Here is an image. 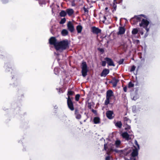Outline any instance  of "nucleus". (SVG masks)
<instances>
[{"instance_id": "obj_1", "label": "nucleus", "mask_w": 160, "mask_h": 160, "mask_svg": "<svg viewBox=\"0 0 160 160\" xmlns=\"http://www.w3.org/2000/svg\"><path fill=\"white\" fill-rule=\"evenodd\" d=\"M113 151L119 153L120 156L121 157L124 158L125 160H129V159L125 157V156H128L130 155L131 152V150H128V149L120 150L115 149L113 150Z\"/></svg>"}, {"instance_id": "obj_2", "label": "nucleus", "mask_w": 160, "mask_h": 160, "mask_svg": "<svg viewBox=\"0 0 160 160\" xmlns=\"http://www.w3.org/2000/svg\"><path fill=\"white\" fill-rule=\"evenodd\" d=\"M69 47V43L68 40H63L58 42L56 49L57 50H59L60 49L63 50L68 48Z\"/></svg>"}, {"instance_id": "obj_3", "label": "nucleus", "mask_w": 160, "mask_h": 160, "mask_svg": "<svg viewBox=\"0 0 160 160\" xmlns=\"http://www.w3.org/2000/svg\"><path fill=\"white\" fill-rule=\"evenodd\" d=\"M149 24V22L147 20L142 18L141 23H139V26L144 28L148 32L149 31V29L148 28V26Z\"/></svg>"}, {"instance_id": "obj_4", "label": "nucleus", "mask_w": 160, "mask_h": 160, "mask_svg": "<svg viewBox=\"0 0 160 160\" xmlns=\"http://www.w3.org/2000/svg\"><path fill=\"white\" fill-rule=\"evenodd\" d=\"M82 74L83 77H85L87 75L88 71L87 65L85 62H83L81 64Z\"/></svg>"}, {"instance_id": "obj_5", "label": "nucleus", "mask_w": 160, "mask_h": 160, "mask_svg": "<svg viewBox=\"0 0 160 160\" xmlns=\"http://www.w3.org/2000/svg\"><path fill=\"white\" fill-rule=\"evenodd\" d=\"M72 99V98L68 97L67 98V104L68 108L71 111H72L74 110V107Z\"/></svg>"}, {"instance_id": "obj_6", "label": "nucleus", "mask_w": 160, "mask_h": 160, "mask_svg": "<svg viewBox=\"0 0 160 160\" xmlns=\"http://www.w3.org/2000/svg\"><path fill=\"white\" fill-rule=\"evenodd\" d=\"M49 43L50 45H53L54 46L55 48H56L58 42L57 41V40L55 37H51L49 39Z\"/></svg>"}, {"instance_id": "obj_7", "label": "nucleus", "mask_w": 160, "mask_h": 160, "mask_svg": "<svg viewBox=\"0 0 160 160\" xmlns=\"http://www.w3.org/2000/svg\"><path fill=\"white\" fill-rule=\"evenodd\" d=\"M91 31L93 33L98 35L101 32V30L98 28L93 26L91 28Z\"/></svg>"}, {"instance_id": "obj_8", "label": "nucleus", "mask_w": 160, "mask_h": 160, "mask_svg": "<svg viewBox=\"0 0 160 160\" xmlns=\"http://www.w3.org/2000/svg\"><path fill=\"white\" fill-rule=\"evenodd\" d=\"M106 114L107 118L109 119H112L114 117V114L113 111L108 110L106 112Z\"/></svg>"}, {"instance_id": "obj_9", "label": "nucleus", "mask_w": 160, "mask_h": 160, "mask_svg": "<svg viewBox=\"0 0 160 160\" xmlns=\"http://www.w3.org/2000/svg\"><path fill=\"white\" fill-rule=\"evenodd\" d=\"M68 29L71 32H72L74 30V28L73 25L71 22L69 21L67 24Z\"/></svg>"}, {"instance_id": "obj_10", "label": "nucleus", "mask_w": 160, "mask_h": 160, "mask_svg": "<svg viewBox=\"0 0 160 160\" xmlns=\"http://www.w3.org/2000/svg\"><path fill=\"white\" fill-rule=\"evenodd\" d=\"M122 136L123 138H125L127 141L131 139L132 135H129L127 132H125L122 134Z\"/></svg>"}, {"instance_id": "obj_11", "label": "nucleus", "mask_w": 160, "mask_h": 160, "mask_svg": "<svg viewBox=\"0 0 160 160\" xmlns=\"http://www.w3.org/2000/svg\"><path fill=\"white\" fill-rule=\"evenodd\" d=\"M104 60L106 61L107 63L109 66H115L114 62L111 58L106 57L104 58Z\"/></svg>"}, {"instance_id": "obj_12", "label": "nucleus", "mask_w": 160, "mask_h": 160, "mask_svg": "<svg viewBox=\"0 0 160 160\" xmlns=\"http://www.w3.org/2000/svg\"><path fill=\"white\" fill-rule=\"evenodd\" d=\"M74 114L75 118L78 119H80L81 118L82 116L80 113L79 110L78 108H76L75 110Z\"/></svg>"}, {"instance_id": "obj_13", "label": "nucleus", "mask_w": 160, "mask_h": 160, "mask_svg": "<svg viewBox=\"0 0 160 160\" xmlns=\"http://www.w3.org/2000/svg\"><path fill=\"white\" fill-rule=\"evenodd\" d=\"M119 81V79H117L115 77H114L112 78V81L110 82L112 83L113 87H115L117 86V83Z\"/></svg>"}, {"instance_id": "obj_14", "label": "nucleus", "mask_w": 160, "mask_h": 160, "mask_svg": "<svg viewBox=\"0 0 160 160\" xmlns=\"http://www.w3.org/2000/svg\"><path fill=\"white\" fill-rule=\"evenodd\" d=\"M125 29L123 27H119V31L117 32L118 35H122L125 33Z\"/></svg>"}, {"instance_id": "obj_15", "label": "nucleus", "mask_w": 160, "mask_h": 160, "mask_svg": "<svg viewBox=\"0 0 160 160\" xmlns=\"http://www.w3.org/2000/svg\"><path fill=\"white\" fill-rule=\"evenodd\" d=\"M109 72V69L106 68L104 69L101 73V77H105Z\"/></svg>"}, {"instance_id": "obj_16", "label": "nucleus", "mask_w": 160, "mask_h": 160, "mask_svg": "<svg viewBox=\"0 0 160 160\" xmlns=\"http://www.w3.org/2000/svg\"><path fill=\"white\" fill-rule=\"evenodd\" d=\"M138 149L135 148V149H134L132 152L131 154L132 157L134 158L138 156Z\"/></svg>"}, {"instance_id": "obj_17", "label": "nucleus", "mask_w": 160, "mask_h": 160, "mask_svg": "<svg viewBox=\"0 0 160 160\" xmlns=\"http://www.w3.org/2000/svg\"><path fill=\"white\" fill-rule=\"evenodd\" d=\"M113 93L111 90H108L106 92V97L111 98V97L113 96Z\"/></svg>"}, {"instance_id": "obj_18", "label": "nucleus", "mask_w": 160, "mask_h": 160, "mask_svg": "<svg viewBox=\"0 0 160 160\" xmlns=\"http://www.w3.org/2000/svg\"><path fill=\"white\" fill-rule=\"evenodd\" d=\"M124 124H129L131 122V120L128 117H126L123 118Z\"/></svg>"}, {"instance_id": "obj_19", "label": "nucleus", "mask_w": 160, "mask_h": 160, "mask_svg": "<svg viewBox=\"0 0 160 160\" xmlns=\"http://www.w3.org/2000/svg\"><path fill=\"white\" fill-rule=\"evenodd\" d=\"M67 14V13L69 16H71L74 13V11L72 9L68 8L66 10Z\"/></svg>"}, {"instance_id": "obj_20", "label": "nucleus", "mask_w": 160, "mask_h": 160, "mask_svg": "<svg viewBox=\"0 0 160 160\" xmlns=\"http://www.w3.org/2000/svg\"><path fill=\"white\" fill-rule=\"evenodd\" d=\"M93 121L94 124H99L100 122V118L99 117H95L93 118Z\"/></svg>"}, {"instance_id": "obj_21", "label": "nucleus", "mask_w": 160, "mask_h": 160, "mask_svg": "<svg viewBox=\"0 0 160 160\" xmlns=\"http://www.w3.org/2000/svg\"><path fill=\"white\" fill-rule=\"evenodd\" d=\"M130 22L131 24L133 25L136 24L138 22L135 16L130 19Z\"/></svg>"}, {"instance_id": "obj_22", "label": "nucleus", "mask_w": 160, "mask_h": 160, "mask_svg": "<svg viewBox=\"0 0 160 160\" xmlns=\"http://www.w3.org/2000/svg\"><path fill=\"white\" fill-rule=\"evenodd\" d=\"M83 28L82 27L81 25H78L76 27V30L78 33H81Z\"/></svg>"}, {"instance_id": "obj_23", "label": "nucleus", "mask_w": 160, "mask_h": 160, "mask_svg": "<svg viewBox=\"0 0 160 160\" xmlns=\"http://www.w3.org/2000/svg\"><path fill=\"white\" fill-rule=\"evenodd\" d=\"M117 3L116 2V0H114V1L113 2V5H112L113 9H112V12L113 13H114V12L116 10L117 5L116 4Z\"/></svg>"}, {"instance_id": "obj_24", "label": "nucleus", "mask_w": 160, "mask_h": 160, "mask_svg": "<svg viewBox=\"0 0 160 160\" xmlns=\"http://www.w3.org/2000/svg\"><path fill=\"white\" fill-rule=\"evenodd\" d=\"M141 17H145V15H144L141 14L137 16H135V17L136 18L138 22H140V21H141L142 20Z\"/></svg>"}, {"instance_id": "obj_25", "label": "nucleus", "mask_w": 160, "mask_h": 160, "mask_svg": "<svg viewBox=\"0 0 160 160\" xmlns=\"http://www.w3.org/2000/svg\"><path fill=\"white\" fill-rule=\"evenodd\" d=\"M68 30L65 29H63L61 32V34L62 36H65L68 34Z\"/></svg>"}, {"instance_id": "obj_26", "label": "nucleus", "mask_w": 160, "mask_h": 160, "mask_svg": "<svg viewBox=\"0 0 160 160\" xmlns=\"http://www.w3.org/2000/svg\"><path fill=\"white\" fill-rule=\"evenodd\" d=\"M67 15L66 11L64 10H62L60 12L59 15L61 17H65Z\"/></svg>"}, {"instance_id": "obj_27", "label": "nucleus", "mask_w": 160, "mask_h": 160, "mask_svg": "<svg viewBox=\"0 0 160 160\" xmlns=\"http://www.w3.org/2000/svg\"><path fill=\"white\" fill-rule=\"evenodd\" d=\"M115 125L119 128H121L122 126V124L121 121L117 122L115 124Z\"/></svg>"}, {"instance_id": "obj_28", "label": "nucleus", "mask_w": 160, "mask_h": 160, "mask_svg": "<svg viewBox=\"0 0 160 160\" xmlns=\"http://www.w3.org/2000/svg\"><path fill=\"white\" fill-rule=\"evenodd\" d=\"M75 93V92L74 91H72L70 90H68L67 95L68 96V97H70V96L73 95Z\"/></svg>"}, {"instance_id": "obj_29", "label": "nucleus", "mask_w": 160, "mask_h": 160, "mask_svg": "<svg viewBox=\"0 0 160 160\" xmlns=\"http://www.w3.org/2000/svg\"><path fill=\"white\" fill-rule=\"evenodd\" d=\"M111 98L106 97V99L105 101L104 104L107 105L110 103V99Z\"/></svg>"}, {"instance_id": "obj_30", "label": "nucleus", "mask_w": 160, "mask_h": 160, "mask_svg": "<svg viewBox=\"0 0 160 160\" xmlns=\"http://www.w3.org/2000/svg\"><path fill=\"white\" fill-rule=\"evenodd\" d=\"M138 31V29L137 28H135L132 29V34L135 35L137 34Z\"/></svg>"}, {"instance_id": "obj_31", "label": "nucleus", "mask_w": 160, "mask_h": 160, "mask_svg": "<svg viewBox=\"0 0 160 160\" xmlns=\"http://www.w3.org/2000/svg\"><path fill=\"white\" fill-rule=\"evenodd\" d=\"M83 9L84 11V13L85 14H88L89 11L88 8H86L84 7H83Z\"/></svg>"}, {"instance_id": "obj_32", "label": "nucleus", "mask_w": 160, "mask_h": 160, "mask_svg": "<svg viewBox=\"0 0 160 160\" xmlns=\"http://www.w3.org/2000/svg\"><path fill=\"white\" fill-rule=\"evenodd\" d=\"M66 21V18H64L61 19L59 23L60 24H63Z\"/></svg>"}, {"instance_id": "obj_33", "label": "nucleus", "mask_w": 160, "mask_h": 160, "mask_svg": "<svg viewBox=\"0 0 160 160\" xmlns=\"http://www.w3.org/2000/svg\"><path fill=\"white\" fill-rule=\"evenodd\" d=\"M80 97V95L79 94H77L75 97V100L77 101H78L79 100Z\"/></svg>"}, {"instance_id": "obj_34", "label": "nucleus", "mask_w": 160, "mask_h": 160, "mask_svg": "<svg viewBox=\"0 0 160 160\" xmlns=\"http://www.w3.org/2000/svg\"><path fill=\"white\" fill-rule=\"evenodd\" d=\"M125 125H126V127L125 128V129L126 130H129L131 128L129 124H126Z\"/></svg>"}, {"instance_id": "obj_35", "label": "nucleus", "mask_w": 160, "mask_h": 160, "mask_svg": "<svg viewBox=\"0 0 160 160\" xmlns=\"http://www.w3.org/2000/svg\"><path fill=\"white\" fill-rule=\"evenodd\" d=\"M134 85L131 82H130L128 84V87L129 88H132L134 87Z\"/></svg>"}, {"instance_id": "obj_36", "label": "nucleus", "mask_w": 160, "mask_h": 160, "mask_svg": "<svg viewBox=\"0 0 160 160\" xmlns=\"http://www.w3.org/2000/svg\"><path fill=\"white\" fill-rule=\"evenodd\" d=\"M98 50L102 53H103L104 52V49L102 48H98Z\"/></svg>"}, {"instance_id": "obj_37", "label": "nucleus", "mask_w": 160, "mask_h": 160, "mask_svg": "<svg viewBox=\"0 0 160 160\" xmlns=\"http://www.w3.org/2000/svg\"><path fill=\"white\" fill-rule=\"evenodd\" d=\"M124 61V59H121L118 62L119 64L120 65L123 63Z\"/></svg>"}, {"instance_id": "obj_38", "label": "nucleus", "mask_w": 160, "mask_h": 160, "mask_svg": "<svg viewBox=\"0 0 160 160\" xmlns=\"http://www.w3.org/2000/svg\"><path fill=\"white\" fill-rule=\"evenodd\" d=\"M121 144V142L120 140H117L115 142V144L116 146H119Z\"/></svg>"}, {"instance_id": "obj_39", "label": "nucleus", "mask_w": 160, "mask_h": 160, "mask_svg": "<svg viewBox=\"0 0 160 160\" xmlns=\"http://www.w3.org/2000/svg\"><path fill=\"white\" fill-rule=\"evenodd\" d=\"M135 68L136 67L134 65H133L131 68L130 71L131 72L134 71L135 70Z\"/></svg>"}, {"instance_id": "obj_40", "label": "nucleus", "mask_w": 160, "mask_h": 160, "mask_svg": "<svg viewBox=\"0 0 160 160\" xmlns=\"http://www.w3.org/2000/svg\"><path fill=\"white\" fill-rule=\"evenodd\" d=\"M102 66L103 67H105L106 65V61H103L102 62Z\"/></svg>"}, {"instance_id": "obj_41", "label": "nucleus", "mask_w": 160, "mask_h": 160, "mask_svg": "<svg viewBox=\"0 0 160 160\" xmlns=\"http://www.w3.org/2000/svg\"><path fill=\"white\" fill-rule=\"evenodd\" d=\"M138 96L136 95V96H133L132 99L134 100H136L138 99Z\"/></svg>"}, {"instance_id": "obj_42", "label": "nucleus", "mask_w": 160, "mask_h": 160, "mask_svg": "<svg viewBox=\"0 0 160 160\" xmlns=\"http://www.w3.org/2000/svg\"><path fill=\"white\" fill-rule=\"evenodd\" d=\"M88 107L90 109L92 108V105L91 104V102H88Z\"/></svg>"}, {"instance_id": "obj_43", "label": "nucleus", "mask_w": 160, "mask_h": 160, "mask_svg": "<svg viewBox=\"0 0 160 160\" xmlns=\"http://www.w3.org/2000/svg\"><path fill=\"white\" fill-rule=\"evenodd\" d=\"M135 145L137 146L138 147V149H139V144H138V143L137 141H135Z\"/></svg>"}, {"instance_id": "obj_44", "label": "nucleus", "mask_w": 160, "mask_h": 160, "mask_svg": "<svg viewBox=\"0 0 160 160\" xmlns=\"http://www.w3.org/2000/svg\"><path fill=\"white\" fill-rule=\"evenodd\" d=\"M108 149L107 145L106 144L104 145V149L105 150H107Z\"/></svg>"}, {"instance_id": "obj_45", "label": "nucleus", "mask_w": 160, "mask_h": 160, "mask_svg": "<svg viewBox=\"0 0 160 160\" xmlns=\"http://www.w3.org/2000/svg\"><path fill=\"white\" fill-rule=\"evenodd\" d=\"M123 91L124 92H126L127 91V88L126 87H125L123 88Z\"/></svg>"}, {"instance_id": "obj_46", "label": "nucleus", "mask_w": 160, "mask_h": 160, "mask_svg": "<svg viewBox=\"0 0 160 160\" xmlns=\"http://www.w3.org/2000/svg\"><path fill=\"white\" fill-rule=\"evenodd\" d=\"M106 160H110V157L109 156H107L105 158Z\"/></svg>"}, {"instance_id": "obj_47", "label": "nucleus", "mask_w": 160, "mask_h": 160, "mask_svg": "<svg viewBox=\"0 0 160 160\" xmlns=\"http://www.w3.org/2000/svg\"><path fill=\"white\" fill-rule=\"evenodd\" d=\"M92 112L96 114L97 113V111L96 110L92 109Z\"/></svg>"}, {"instance_id": "obj_48", "label": "nucleus", "mask_w": 160, "mask_h": 160, "mask_svg": "<svg viewBox=\"0 0 160 160\" xmlns=\"http://www.w3.org/2000/svg\"><path fill=\"white\" fill-rule=\"evenodd\" d=\"M135 42L137 43V44H138L140 43V41L138 40H137L135 41Z\"/></svg>"}, {"instance_id": "obj_49", "label": "nucleus", "mask_w": 160, "mask_h": 160, "mask_svg": "<svg viewBox=\"0 0 160 160\" xmlns=\"http://www.w3.org/2000/svg\"><path fill=\"white\" fill-rule=\"evenodd\" d=\"M8 0H2V1L3 3H5L8 2Z\"/></svg>"}, {"instance_id": "obj_50", "label": "nucleus", "mask_w": 160, "mask_h": 160, "mask_svg": "<svg viewBox=\"0 0 160 160\" xmlns=\"http://www.w3.org/2000/svg\"><path fill=\"white\" fill-rule=\"evenodd\" d=\"M104 20L103 21V22L104 23L105 20L106 19V17L105 16H104L103 17Z\"/></svg>"}, {"instance_id": "obj_51", "label": "nucleus", "mask_w": 160, "mask_h": 160, "mask_svg": "<svg viewBox=\"0 0 160 160\" xmlns=\"http://www.w3.org/2000/svg\"><path fill=\"white\" fill-rule=\"evenodd\" d=\"M130 159L131 160H136V159L135 158V157H134V158L132 157V158H130L129 159V160Z\"/></svg>"}, {"instance_id": "obj_52", "label": "nucleus", "mask_w": 160, "mask_h": 160, "mask_svg": "<svg viewBox=\"0 0 160 160\" xmlns=\"http://www.w3.org/2000/svg\"><path fill=\"white\" fill-rule=\"evenodd\" d=\"M63 118H64V119H63L64 121H64L66 120V119L67 118V117L66 116H65Z\"/></svg>"}, {"instance_id": "obj_53", "label": "nucleus", "mask_w": 160, "mask_h": 160, "mask_svg": "<svg viewBox=\"0 0 160 160\" xmlns=\"http://www.w3.org/2000/svg\"><path fill=\"white\" fill-rule=\"evenodd\" d=\"M140 34H141L142 35H143V32H142V31L140 32Z\"/></svg>"}, {"instance_id": "obj_54", "label": "nucleus", "mask_w": 160, "mask_h": 160, "mask_svg": "<svg viewBox=\"0 0 160 160\" xmlns=\"http://www.w3.org/2000/svg\"><path fill=\"white\" fill-rule=\"evenodd\" d=\"M108 9V7H106L105 8V10L107 11Z\"/></svg>"}, {"instance_id": "obj_55", "label": "nucleus", "mask_w": 160, "mask_h": 160, "mask_svg": "<svg viewBox=\"0 0 160 160\" xmlns=\"http://www.w3.org/2000/svg\"><path fill=\"white\" fill-rule=\"evenodd\" d=\"M56 70H57V68H54V71H55Z\"/></svg>"}, {"instance_id": "obj_56", "label": "nucleus", "mask_w": 160, "mask_h": 160, "mask_svg": "<svg viewBox=\"0 0 160 160\" xmlns=\"http://www.w3.org/2000/svg\"><path fill=\"white\" fill-rule=\"evenodd\" d=\"M86 119L84 120V122H85L86 121Z\"/></svg>"}, {"instance_id": "obj_57", "label": "nucleus", "mask_w": 160, "mask_h": 160, "mask_svg": "<svg viewBox=\"0 0 160 160\" xmlns=\"http://www.w3.org/2000/svg\"><path fill=\"white\" fill-rule=\"evenodd\" d=\"M58 73V72L57 73H55L56 74H57Z\"/></svg>"}, {"instance_id": "obj_58", "label": "nucleus", "mask_w": 160, "mask_h": 160, "mask_svg": "<svg viewBox=\"0 0 160 160\" xmlns=\"http://www.w3.org/2000/svg\"><path fill=\"white\" fill-rule=\"evenodd\" d=\"M81 124H82V123L81 122H80Z\"/></svg>"}]
</instances>
